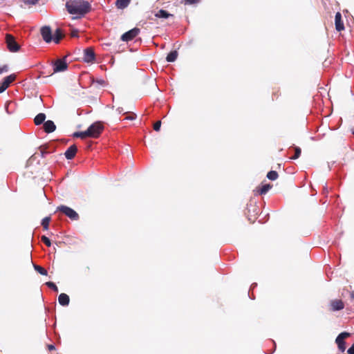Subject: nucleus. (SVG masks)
I'll list each match as a JSON object with an SVG mask.
<instances>
[{
    "instance_id": "20e7f679",
    "label": "nucleus",
    "mask_w": 354,
    "mask_h": 354,
    "mask_svg": "<svg viewBox=\"0 0 354 354\" xmlns=\"http://www.w3.org/2000/svg\"><path fill=\"white\" fill-rule=\"evenodd\" d=\"M66 59V57H63L52 62L53 72L55 73L63 72L67 70L68 64Z\"/></svg>"
},
{
    "instance_id": "4468645a",
    "label": "nucleus",
    "mask_w": 354,
    "mask_h": 354,
    "mask_svg": "<svg viewBox=\"0 0 354 354\" xmlns=\"http://www.w3.org/2000/svg\"><path fill=\"white\" fill-rule=\"evenodd\" d=\"M59 304L62 306H67L70 302L69 296L66 293H61L58 297Z\"/></svg>"
},
{
    "instance_id": "9b49d317",
    "label": "nucleus",
    "mask_w": 354,
    "mask_h": 354,
    "mask_svg": "<svg viewBox=\"0 0 354 354\" xmlns=\"http://www.w3.org/2000/svg\"><path fill=\"white\" fill-rule=\"evenodd\" d=\"M77 151V147L75 145H71L65 151L64 156L67 160H72Z\"/></svg>"
},
{
    "instance_id": "7ed1b4c3",
    "label": "nucleus",
    "mask_w": 354,
    "mask_h": 354,
    "mask_svg": "<svg viewBox=\"0 0 354 354\" xmlns=\"http://www.w3.org/2000/svg\"><path fill=\"white\" fill-rule=\"evenodd\" d=\"M104 127L100 122H95L86 129L89 138H97L102 133Z\"/></svg>"
},
{
    "instance_id": "6e6552de",
    "label": "nucleus",
    "mask_w": 354,
    "mask_h": 354,
    "mask_svg": "<svg viewBox=\"0 0 354 354\" xmlns=\"http://www.w3.org/2000/svg\"><path fill=\"white\" fill-rule=\"evenodd\" d=\"M140 32V29L138 28H133L130 30L124 32L121 36V39L124 41H129L135 38Z\"/></svg>"
},
{
    "instance_id": "f03ea898",
    "label": "nucleus",
    "mask_w": 354,
    "mask_h": 354,
    "mask_svg": "<svg viewBox=\"0 0 354 354\" xmlns=\"http://www.w3.org/2000/svg\"><path fill=\"white\" fill-rule=\"evenodd\" d=\"M57 212H62L64 215L68 217L72 221H78L80 218L79 214L76 211L66 205H59L57 207Z\"/></svg>"
},
{
    "instance_id": "aec40b11",
    "label": "nucleus",
    "mask_w": 354,
    "mask_h": 354,
    "mask_svg": "<svg viewBox=\"0 0 354 354\" xmlns=\"http://www.w3.org/2000/svg\"><path fill=\"white\" fill-rule=\"evenodd\" d=\"M170 16H172V15L169 13L167 10H163V9H160L155 14V17H156L158 18H162V19H167Z\"/></svg>"
},
{
    "instance_id": "c85d7f7f",
    "label": "nucleus",
    "mask_w": 354,
    "mask_h": 354,
    "mask_svg": "<svg viewBox=\"0 0 354 354\" xmlns=\"http://www.w3.org/2000/svg\"><path fill=\"white\" fill-rule=\"evenodd\" d=\"M39 149H40V153H41V156L42 158L45 157V156H46L47 153H49V151H47L46 147H43V146H41V147H39Z\"/></svg>"
},
{
    "instance_id": "58836bf2",
    "label": "nucleus",
    "mask_w": 354,
    "mask_h": 354,
    "mask_svg": "<svg viewBox=\"0 0 354 354\" xmlns=\"http://www.w3.org/2000/svg\"><path fill=\"white\" fill-rule=\"evenodd\" d=\"M117 112L120 114L123 112V108L122 107H118L117 109H116Z\"/></svg>"
},
{
    "instance_id": "39448f33",
    "label": "nucleus",
    "mask_w": 354,
    "mask_h": 354,
    "mask_svg": "<svg viewBox=\"0 0 354 354\" xmlns=\"http://www.w3.org/2000/svg\"><path fill=\"white\" fill-rule=\"evenodd\" d=\"M6 42L7 47L10 52H17L20 48V46L16 41L15 38L10 34L6 35Z\"/></svg>"
},
{
    "instance_id": "f704fd0d",
    "label": "nucleus",
    "mask_w": 354,
    "mask_h": 354,
    "mask_svg": "<svg viewBox=\"0 0 354 354\" xmlns=\"http://www.w3.org/2000/svg\"><path fill=\"white\" fill-rule=\"evenodd\" d=\"M348 354H354V343L347 351Z\"/></svg>"
},
{
    "instance_id": "5701e85b",
    "label": "nucleus",
    "mask_w": 354,
    "mask_h": 354,
    "mask_svg": "<svg viewBox=\"0 0 354 354\" xmlns=\"http://www.w3.org/2000/svg\"><path fill=\"white\" fill-rule=\"evenodd\" d=\"M73 136L75 138H81L83 139V138L88 137V131H86V130L84 131H76V132L73 133Z\"/></svg>"
},
{
    "instance_id": "423d86ee",
    "label": "nucleus",
    "mask_w": 354,
    "mask_h": 354,
    "mask_svg": "<svg viewBox=\"0 0 354 354\" xmlns=\"http://www.w3.org/2000/svg\"><path fill=\"white\" fill-rule=\"evenodd\" d=\"M350 334L347 332H342L339 333L336 337L335 342L337 344L338 348L341 352L346 350V343L344 339L348 337Z\"/></svg>"
},
{
    "instance_id": "c756f323",
    "label": "nucleus",
    "mask_w": 354,
    "mask_h": 354,
    "mask_svg": "<svg viewBox=\"0 0 354 354\" xmlns=\"http://www.w3.org/2000/svg\"><path fill=\"white\" fill-rule=\"evenodd\" d=\"M160 127H161V121H157L154 124H153V129L156 131H160Z\"/></svg>"
},
{
    "instance_id": "393cba45",
    "label": "nucleus",
    "mask_w": 354,
    "mask_h": 354,
    "mask_svg": "<svg viewBox=\"0 0 354 354\" xmlns=\"http://www.w3.org/2000/svg\"><path fill=\"white\" fill-rule=\"evenodd\" d=\"M50 221V216H46L42 219L41 225L43 226V227L45 230H47L48 229Z\"/></svg>"
},
{
    "instance_id": "a19ab883",
    "label": "nucleus",
    "mask_w": 354,
    "mask_h": 354,
    "mask_svg": "<svg viewBox=\"0 0 354 354\" xmlns=\"http://www.w3.org/2000/svg\"><path fill=\"white\" fill-rule=\"evenodd\" d=\"M351 297L354 299V291L351 293Z\"/></svg>"
},
{
    "instance_id": "0eeeda50",
    "label": "nucleus",
    "mask_w": 354,
    "mask_h": 354,
    "mask_svg": "<svg viewBox=\"0 0 354 354\" xmlns=\"http://www.w3.org/2000/svg\"><path fill=\"white\" fill-rule=\"evenodd\" d=\"M16 75L11 74L4 77L2 82L0 83V93L4 92L10 86V84L16 80Z\"/></svg>"
},
{
    "instance_id": "b1692460",
    "label": "nucleus",
    "mask_w": 354,
    "mask_h": 354,
    "mask_svg": "<svg viewBox=\"0 0 354 354\" xmlns=\"http://www.w3.org/2000/svg\"><path fill=\"white\" fill-rule=\"evenodd\" d=\"M278 176V173L276 171L271 170L267 174V178L270 180H277Z\"/></svg>"
},
{
    "instance_id": "72a5a7b5",
    "label": "nucleus",
    "mask_w": 354,
    "mask_h": 354,
    "mask_svg": "<svg viewBox=\"0 0 354 354\" xmlns=\"http://www.w3.org/2000/svg\"><path fill=\"white\" fill-rule=\"evenodd\" d=\"M8 70V68L6 65H4L2 67H0V74H1L3 72H7Z\"/></svg>"
},
{
    "instance_id": "6ab92c4d",
    "label": "nucleus",
    "mask_w": 354,
    "mask_h": 354,
    "mask_svg": "<svg viewBox=\"0 0 354 354\" xmlns=\"http://www.w3.org/2000/svg\"><path fill=\"white\" fill-rule=\"evenodd\" d=\"M178 51L176 50H171L168 55H167L166 60L167 62H174L176 60L178 57Z\"/></svg>"
},
{
    "instance_id": "473e14b6",
    "label": "nucleus",
    "mask_w": 354,
    "mask_h": 354,
    "mask_svg": "<svg viewBox=\"0 0 354 354\" xmlns=\"http://www.w3.org/2000/svg\"><path fill=\"white\" fill-rule=\"evenodd\" d=\"M199 1H200V0H185V3L192 5V4L197 3Z\"/></svg>"
},
{
    "instance_id": "37998d69",
    "label": "nucleus",
    "mask_w": 354,
    "mask_h": 354,
    "mask_svg": "<svg viewBox=\"0 0 354 354\" xmlns=\"http://www.w3.org/2000/svg\"><path fill=\"white\" fill-rule=\"evenodd\" d=\"M353 133H354V131H353Z\"/></svg>"
},
{
    "instance_id": "2eb2a0df",
    "label": "nucleus",
    "mask_w": 354,
    "mask_h": 354,
    "mask_svg": "<svg viewBox=\"0 0 354 354\" xmlns=\"http://www.w3.org/2000/svg\"><path fill=\"white\" fill-rule=\"evenodd\" d=\"M344 307V303L342 300H334L331 301V309L333 311H338L343 309Z\"/></svg>"
},
{
    "instance_id": "4c0bfd02",
    "label": "nucleus",
    "mask_w": 354,
    "mask_h": 354,
    "mask_svg": "<svg viewBox=\"0 0 354 354\" xmlns=\"http://www.w3.org/2000/svg\"><path fill=\"white\" fill-rule=\"evenodd\" d=\"M77 33H78V31L77 30H75L72 32L71 35H72V37H77L78 36Z\"/></svg>"
},
{
    "instance_id": "f8f14e48",
    "label": "nucleus",
    "mask_w": 354,
    "mask_h": 354,
    "mask_svg": "<svg viewBox=\"0 0 354 354\" xmlns=\"http://www.w3.org/2000/svg\"><path fill=\"white\" fill-rule=\"evenodd\" d=\"M335 28L337 31H342L344 29V26L343 21L342 19V15L340 12H337L335 16Z\"/></svg>"
},
{
    "instance_id": "7c9ffc66",
    "label": "nucleus",
    "mask_w": 354,
    "mask_h": 354,
    "mask_svg": "<svg viewBox=\"0 0 354 354\" xmlns=\"http://www.w3.org/2000/svg\"><path fill=\"white\" fill-rule=\"evenodd\" d=\"M25 4L35 5L38 3L39 0H23Z\"/></svg>"
},
{
    "instance_id": "2f4dec72",
    "label": "nucleus",
    "mask_w": 354,
    "mask_h": 354,
    "mask_svg": "<svg viewBox=\"0 0 354 354\" xmlns=\"http://www.w3.org/2000/svg\"><path fill=\"white\" fill-rule=\"evenodd\" d=\"M137 118V115L136 113H131V114L128 116H127L124 120H136Z\"/></svg>"
},
{
    "instance_id": "79ce46f5",
    "label": "nucleus",
    "mask_w": 354,
    "mask_h": 354,
    "mask_svg": "<svg viewBox=\"0 0 354 354\" xmlns=\"http://www.w3.org/2000/svg\"><path fill=\"white\" fill-rule=\"evenodd\" d=\"M255 286H257V283H254L252 284L251 288H254Z\"/></svg>"
},
{
    "instance_id": "cd10ccee",
    "label": "nucleus",
    "mask_w": 354,
    "mask_h": 354,
    "mask_svg": "<svg viewBox=\"0 0 354 354\" xmlns=\"http://www.w3.org/2000/svg\"><path fill=\"white\" fill-rule=\"evenodd\" d=\"M41 240L46 246L50 247L51 245L50 240L45 235L41 236Z\"/></svg>"
},
{
    "instance_id": "f3484780",
    "label": "nucleus",
    "mask_w": 354,
    "mask_h": 354,
    "mask_svg": "<svg viewBox=\"0 0 354 354\" xmlns=\"http://www.w3.org/2000/svg\"><path fill=\"white\" fill-rule=\"evenodd\" d=\"M45 120H46L45 113H40L35 116V118L34 119V122L36 125H40L45 122Z\"/></svg>"
},
{
    "instance_id": "c9c22d12",
    "label": "nucleus",
    "mask_w": 354,
    "mask_h": 354,
    "mask_svg": "<svg viewBox=\"0 0 354 354\" xmlns=\"http://www.w3.org/2000/svg\"><path fill=\"white\" fill-rule=\"evenodd\" d=\"M97 84H100V85H104L105 84V81L104 80H97L95 81Z\"/></svg>"
},
{
    "instance_id": "f257e3e1",
    "label": "nucleus",
    "mask_w": 354,
    "mask_h": 354,
    "mask_svg": "<svg viewBox=\"0 0 354 354\" xmlns=\"http://www.w3.org/2000/svg\"><path fill=\"white\" fill-rule=\"evenodd\" d=\"M66 8L68 13L77 15L75 18H81L91 11V6L85 0H69L66 3Z\"/></svg>"
},
{
    "instance_id": "ddd939ff",
    "label": "nucleus",
    "mask_w": 354,
    "mask_h": 354,
    "mask_svg": "<svg viewBox=\"0 0 354 354\" xmlns=\"http://www.w3.org/2000/svg\"><path fill=\"white\" fill-rule=\"evenodd\" d=\"M43 127L44 131L47 133H53L56 129V125L55 124L54 122L50 120L45 121Z\"/></svg>"
},
{
    "instance_id": "a211bd4d",
    "label": "nucleus",
    "mask_w": 354,
    "mask_h": 354,
    "mask_svg": "<svg viewBox=\"0 0 354 354\" xmlns=\"http://www.w3.org/2000/svg\"><path fill=\"white\" fill-rule=\"evenodd\" d=\"M131 3V0H117L115 2V6L118 9H124Z\"/></svg>"
},
{
    "instance_id": "1a4fd4ad",
    "label": "nucleus",
    "mask_w": 354,
    "mask_h": 354,
    "mask_svg": "<svg viewBox=\"0 0 354 354\" xmlns=\"http://www.w3.org/2000/svg\"><path fill=\"white\" fill-rule=\"evenodd\" d=\"M41 35L46 43H50L53 41V34L50 26H45L42 27L41 28Z\"/></svg>"
},
{
    "instance_id": "ea45409f",
    "label": "nucleus",
    "mask_w": 354,
    "mask_h": 354,
    "mask_svg": "<svg viewBox=\"0 0 354 354\" xmlns=\"http://www.w3.org/2000/svg\"><path fill=\"white\" fill-rule=\"evenodd\" d=\"M35 158V155H32L31 156V157L30 158V159L28 160V161H31L32 160H33Z\"/></svg>"
},
{
    "instance_id": "412c9836",
    "label": "nucleus",
    "mask_w": 354,
    "mask_h": 354,
    "mask_svg": "<svg viewBox=\"0 0 354 354\" xmlns=\"http://www.w3.org/2000/svg\"><path fill=\"white\" fill-rule=\"evenodd\" d=\"M33 268L37 272H39L41 275L46 276L48 274L47 270L40 266L33 264Z\"/></svg>"
},
{
    "instance_id": "e433bc0d",
    "label": "nucleus",
    "mask_w": 354,
    "mask_h": 354,
    "mask_svg": "<svg viewBox=\"0 0 354 354\" xmlns=\"http://www.w3.org/2000/svg\"><path fill=\"white\" fill-rule=\"evenodd\" d=\"M48 348L49 351H53V350L55 349V347L53 344L48 345Z\"/></svg>"
},
{
    "instance_id": "4be33fe9",
    "label": "nucleus",
    "mask_w": 354,
    "mask_h": 354,
    "mask_svg": "<svg viewBox=\"0 0 354 354\" xmlns=\"http://www.w3.org/2000/svg\"><path fill=\"white\" fill-rule=\"evenodd\" d=\"M272 186L270 184H265L263 185L259 190V192L261 195L266 194L270 189Z\"/></svg>"
},
{
    "instance_id": "bb28decb",
    "label": "nucleus",
    "mask_w": 354,
    "mask_h": 354,
    "mask_svg": "<svg viewBox=\"0 0 354 354\" xmlns=\"http://www.w3.org/2000/svg\"><path fill=\"white\" fill-rule=\"evenodd\" d=\"M294 149H295V155H294V156H292L291 158V159L296 160L300 156L301 150L299 147H295Z\"/></svg>"
},
{
    "instance_id": "dca6fc26",
    "label": "nucleus",
    "mask_w": 354,
    "mask_h": 354,
    "mask_svg": "<svg viewBox=\"0 0 354 354\" xmlns=\"http://www.w3.org/2000/svg\"><path fill=\"white\" fill-rule=\"evenodd\" d=\"M64 35L62 30L60 28H57L53 35V41L55 44H59L62 39Z\"/></svg>"
},
{
    "instance_id": "9d476101",
    "label": "nucleus",
    "mask_w": 354,
    "mask_h": 354,
    "mask_svg": "<svg viewBox=\"0 0 354 354\" xmlns=\"http://www.w3.org/2000/svg\"><path fill=\"white\" fill-rule=\"evenodd\" d=\"M83 59L86 63H91L95 61V54L92 48H86L84 50Z\"/></svg>"
},
{
    "instance_id": "a878e982",
    "label": "nucleus",
    "mask_w": 354,
    "mask_h": 354,
    "mask_svg": "<svg viewBox=\"0 0 354 354\" xmlns=\"http://www.w3.org/2000/svg\"><path fill=\"white\" fill-rule=\"evenodd\" d=\"M46 286L48 287L49 288L52 289L53 291L57 292H58V288L56 286V284L53 281H48L46 282Z\"/></svg>"
}]
</instances>
